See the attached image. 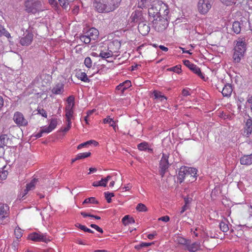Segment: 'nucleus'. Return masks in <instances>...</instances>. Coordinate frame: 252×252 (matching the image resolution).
<instances>
[{"label":"nucleus","mask_w":252,"mask_h":252,"mask_svg":"<svg viewBox=\"0 0 252 252\" xmlns=\"http://www.w3.org/2000/svg\"><path fill=\"white\" fill-rule=\"evenodd\" d=\"M159 11L157 7L152 6L148 9L149 16H161Z\"/></svg>","instance_id":"31"},{"label":"nucleus","mask_w":252,"mask_h":252,"mask_svg":"<svg viewBox=\"0 0 252 252\" xmlns=\"http://www.w3.org/2000/svg\"><path fill=\"white\" fill-rule=\"evenodd\" d=\"M157 235L156 232L153 233L152 234H149L147 235V238L150 240L154 239L155 236Z\"/></svg>","instance_id":"60"},{"label":"nucleus","mask_w":252,"mask_h":252,"mask_svg":"<svg viewBox=\"0 0 252 252\" xmlns=\"http://www.w3.org/2000/svg\"><path fill=\"white\" fill-rule=\"evenodd\" d=\"M80 40L85 44H88L92 39L90 38L86 33L85 35H83L80 36Z\"/></svg>","instance_id":"41"},{"label":"nucleus","mask_w":252,"mask_h":252,"mask_svg":"<svg viewBox=\"0 0 252 252\" xmlns=\"http://www.w3.org/2000/svg\"><path fill=\"white\" fill-rule=\"evenodd\" d=\"M139 32L143 35H146L150 31V27L144 23H140L138 26Z\"/></svg>","instance_id":"17"},{"label":"nucleus","mask_w":252,"mask_h":252,"mask_svg":"<svg viewBox=\"0 0 252 252\" xmlns=\"http://www.w3.org/2000/svg\"><path fill=\"white\" fill-rule=\"evenodd\" d=\"M60 5L62 6L63 8L66 9L68 6V3L66 2L65 0H58Z\"/></svg>","instance_id":"51"},{"label":"nucleus","mask_w":252,"mask_h":252,"mask_svg":"<svg viewBox=\"0 0 252 252\" xmlns=\"http://www.w3.org/2000/svg\"><path fill=\"white\" fill-rule=\"evenodd\" d=\"M99 56L102 59H107L113 56L108 47L104 46L100 47Z\"/></svg>","instance_id":"13"},{"label":"nucleus","mask_w":252,"mask_h":252,"mask_svg":"<svg viewBox=\"0 0 252 252\" xmlns=\"http://www.w3.org/2000/svg\"><path fill=\"white\" fill-rule=\"evenodd\" d=\"M33 38V34L32 33L28 32L26 35L20 38V43L23 46H28L31 44Z\"/></svg>","instance_id":"12"},{"label":"nucleus","mask_w":252,"mask_h":252,"mask_svg":"<svg viewBox=\"0 0 252 252\" xmlns=\"http://www.w3.org/2000/svg\"><path fill=\"white\" fill-rule=\"evenodd\" d=\"M167 70L170 71H173L178 74H180L181 72V65H177L175 66L168 68Z\"/></svg>","instance_id":"39"},{"label":"nucleus","mask_w":252,"mask_h":252,"mask_svg":"<svg viewBox=\"0 0 252 252\" xmlns=\"http://www.w3.org/2000/svg\"><path fill=\"white\" fill-rule=\"evenodd\" d=\"M221 1L226 4V5H230L231 3H233L234 2L235 0H220Z\"/></svg>","instance_id":"58"},{"label":"nucleus","mask_w":252,"mask_h":252,"mask_svg":"<svg viewBox=\"0 0 252 252\" xmlns=\"http://www.w3.org/2000/svg\"><path fill=\"white\" fill-rule=\"evenodd\" d=\"M247 49V44L244 38H239L236 41L232 57L233 61L235 63H239L244 56Z\"/></svg>","instance_id":"2"},{"label":"nucleus","mask_w":252,"mask_h":252,"mask_svg":"<svg viewBox=\"0 0 252 252\" xmlns=\"http://www.w3.org/2000/svg\"><path fill=\"white\" fill-rule=\"evenodd\" d=\"M90 226L95 229L96 231H97L99 232L102 233L103 232L102 229L96 224H91Z\"/></svg>","instance_id":"54"},{"label":"nucleus","mask_w":252,"mask_h":252,"mask_svg":"<svg viewBox=\"0 0 252 252\" xmlns=\"http://www.w3.org/2000/svg\"><path fill=\"white\" fill-rule=\"evenodd\" d=\"M154 243L141 242L140 244L135 246V249L140 250L143 247H147L151 246Z\"/></svg>","instance_id":"40"},{"label":"nucleus","mask_w":252,"mask_h":252,"mask_svg":"<svg viewBox=\"0 0 252 252\" xmlns=\"http://www.w3.org/2000/svg\"><path fill=\"white\" fill-rule=\"evenodd\" d=\"M76 77L84 82H89L90 80L88 78L86 73L82 71L81 69L76 70Z\"/></svg>","instance_id":"18"},{"label":"nucleus","mask_w":252,"mask_h":252,"mask_svg":"<svg viewBox=\"0 0 252 252\" xmlns=\"http://www.w3.org/2000/svg\"><path fill=\"white\" fill-rule=\"evenodd\" d=\"M63 91V85L62 84H58L52 90L53 94H61Z\"/></svg>","instance_id":"24"},{"label":"nucleus","mask_w":252,"mask_h":252,"mask_svg":"<svg viewBox=\"0 0 252 252\" xmlns=\"http://www.w3.org/2000/svg\"><path fill=\"white\" fill-rule=\"evenodd\" d=\"M168 158V154H162V158L159 162V172L160 175L162 177H163L166 170L169 167Z\"/></svg>","instance_id":"8"},{"label":"nucleus","mask_w":252,"mask_h":252,"mask_svg":"<svg viewBox=\"0 0 252 252\" xmlns=\"http://www.w3.org/2000/svg\"><path fill=\"white\" fill-rule=\"evenodd\" d=\"M84 64L88 68H91L92 66V61L90 57H87L84 60Z\"/></svg>","instance_id":"48"},{"label":"nucleus","mask_w":252,"mask_h":252,"mask_svg":"<svg viewBox=\"0 0 252 252\" xmlns=\"http://www.w3.org/2000/svg\"><path fill=\"white\" fill-rule=\"evenodd\" d=\"M41 2L39 0H28L25 2L26 10L29 13L35 14L42 10Z\"/></svg>","instance_id":"3"},{"label":"nucleus","mask_w":252,"mask_h":252,"mask_svg":"<svg viewBox=\"0 0 252 252\" xmlns=\"http://www.w3.org/2000/svg\"><path fill=\"white\" fill-rule=\"evenodd\" d=\"M232 30L236 34H238L240 32L241 30V24L240 22L235 21L233 23L232 25Z\"/></svg>","instance_id":"33"},{"label":"nucleus","mask_w":252,"mask_h":252,"mask_svg":"<svg viewBox=\"0 0 252 252\" xmlns=\"http://www.w3.org/2000/svg\"><path fill=\"white\" fill-rule=\"evenodd\" d=\"M122 221L125 225H127L130 223H134V220L132 218H129L128 215H126L122 219Z\"/></svg>","instance_id":"35"},{"label":"nucleus","mask_w":252,"mask_h":252,"mask_svg":"<svg viewBox=\"0 0 252 252\" xmlns=\"http://www.w3.org/2000/svg\"><path fill=\"white\" fill-rule=\"evenodd\" d=\"M67 105L65 107H69L73 108L74 106V97L73 96H69L67 99Z\"/></svg>","instance_id":"36"},{"label":"nucleus","mask_w":252,"mask_h":252,"mask_svg":"<svg viewBox=\"0 0 252 252\" xmlns=\"http://www.w3.org/2000/svg\"><path fill=\"white\" fill-rule=\"evenodd\" d=\"M153 95L155 99L159 100L160 101H166L167 100L166 96L162 95L160 92L155 90L153 92Z\"/></svg>","instance_id":"26"},{"label":"nucleus","mask_w":252,"mask_h":252,"mask_svg":"<svg viewBox=\"0 0 252 252\" xmlns=\"http://www.w3.org/2000/svg\"><path fill=\"white\" fill-rule=\"evenodd\" d=\"M73 108L65 107V117L67 122H71V119L73 118Z\"/></svg>","instance_id":"25"},{"label":"nucleus","mask_w":252,"mask_h":252,"mask_svg":"<svg viewBox=\"0 0 252 252\" xmlns=\"http://www.w3.org/2000/svg\"><path fill=\"white\" fill-rule=\"evenodd\" d=\"M83 204H87V203H93V204H97L98 201L96 200L95 197H91L88 198H86L83 202Z\"/></svg>","instance_id":"42"},{"label":"nucleus","mask_w":252,"mask_h":252,"mask_svg":"<svg viewBox=\"0 0 252 252\" xmlns=\"http://www.w3.org/2000/svg\"><path fill=\"white\" fill-rule=\"evenodd\" d=\"M37 111L38 113L41 115L42 116H43L44 118H47V115L46 111L43 108H37Z\"/></svg>","instance_id":"50"},{"label":"nucleus","mask_w":252,"mask_h":252,"mask_svg":"<svg viewBox=\"0 0 252 252\" xmlns=\"http://www.w3.org/2000/svg\"><path fill=\"white\" fill-rule=\"evenodd\" d=\"M41 130H42V132H43V133H50V132H51L53 130L49 126H48V127H46L42 128L41 129Z\"/></svg>","instance_id":"57"},{"label":"nucleus","mask_w":252,"mask_h":252,"mask_svg":"<svg viewBox=\"0 0 252 252\" xmlns=\"http://www.w3.org/2000/svg\"><path fill=\"white\" fill-rule=\"evenodd\" d=\"M38 182V179L34 178L30 183L27 184L26 188L28 189L29 191L33 190Z\"/></svg>","instance_id":"30"},{"label":"nucleus","mask_w":252,"mask_h":252,"mask_svg":"<svg viewBox=\"0 0 252 252\" xmlns=\"http://www.w3.org/2000/svg\"><path fill=\"white\" fill-rule=\"evenodd\" d=\"M232 92V86L229 84H227L223 87L221 91V93L223 96L228 97L230 96Z\"/></svg>","instance_id":"21"},{"label":"nucleus","mask_w":252,"mask_h":252,"mask_svg":"<svg viewBox=\"0 0 252 252\" xmlns=\"http://www.w3.org/2000/svg\"><path fill=\"white\" fill-rule=\"evenodd\" d=\"M148 147V144L146 142H142L137 145L138 149L140 151L146 150Z\"/></svg>","instance_id":"45"},{"label":"nucleus","mask_w":252,"mask_h":252,"mask_svg":"<svg viewBox=\"0 0 252 252\" xmlns=\"http://www.w3.org/2000/svg\"><path fill=\"white\" fill-rule=\"evenodd\" d=\"M29 190L26 188L23 191H21L19 194V197L23 199L29 192Z\"/></svg>","instance_id":"49"},{"label":"nucleus","mask_w":252,"mask_h":252,"mask_svg":"<svg viewBox=\"0 0 252 252\" xmlns=\"http://www.w3.org/2000/svg\"><path fill=\"white\" fill-rule=\"evenodd\" d=\"M12 248L15 251H17L18 250V243L14 242L12 243Z\"/></svg>","instance_id":"62"},{"label":"nucleus","mask_w":252,"mask_h":252,"mask_svg":"<svg viewBox=\"0 0 252 252\" xmlns=\"http://www.w3.org/2000/svg\"><path fill=\"white\" fill-rule=\"evenodd\" d=\"M187 209V206H186V204H185L182 208L181 209V210L180 211V214L181 215L183 213H184V212L186 211Z\"/></svg>","instance_id":"64"},{"label":"nucleus","mask_w":252,"mask_h":252,"mask_svg":"<svg viewBox=\"0 0 252 252\" xmlns=\"http://www.w3.org/2000/svg\"><path fill=\"white\" fill-rule=\"evenodd\" d=\"M91 144H94V145L95 146H96L98 145V143L95 140H89L86 142H84V143L79 144L77 147V149H81L82 148H83L84 147H86L87 145H90Z\"/></svg>","instance_id":"34"},{"label":"nucleus","mask_w":252,"mask_h":252,"mask_svg":"<svg viewBox=\"0 0 252 252\" xmlns=\"http://www.w3.org/2000/svg\"><path fill=\"white\" fill-rule=\"evenodd\" d=\"M121 46V43L118 40H114L111 41L108 45L109 50L111 51L113 55H114V53H117L118 52Z\"/></svg>","instance_id":"11"},{"label":"nucleus","mask_w":252,"mask_h":252,"mask_svg":"<svg viewBox=\"0 0 252 252\" xmlns=\"http://www.w3.org/2000/svg\"><path fill=\"white\" fill-rule=\"evenodd\" d=\"M189 68L191 70H192L194 73L196 74L197 75H198L201 78H203V75L201 73V70L200 68H199L198 66H197L196 65H194L193 64H191Z\"/></svg>","instance_id":"32"},{"label":"nucleus","mask_w":252,"mask_h":252,"mask_svg":"<svg viewBox=\"0 0 252 252\" xmlns=\"http://www.w3.org/2000/svg\"><path fill=\"white\" fill-rule=\"evenodd\" d=\"M252 132V120L251 119H247L244 127L243 135L249 137Z\"/></svg>","instance_id":"14"},{"label":"nucleus","mask_w":252,"mask_h":252,"mask_svg":"<svg viewBox=\"0 0 252 252\" xmlns=\"http://www.w3.org/2000/svg\"><path fill=\"white\" fill-rule=\"evenodd\" d=\"M94 6L96 11L100 13L109 12L114 10L119 6L114 5L113 6H109V2H104L100 0V1H96L94 0Z\"/></svg>","instance_id":"5"},{"label":"nucleus","mask_w":252,"mask_h":252,"mask_svg":"<svg viewBox=\"0 0 252 252\" xmlns=\"http://www.w3.org/2000/svg\"><path fill=\"white\" fill-rule=\"evenodd\" d=\"M91 153L90 152L79 153L77 155L76 159H83V158H85L90 157L91 156Z\"/></svg>","instance_id":"38"},{"label":"nucleus","mask_w":252,"mask_h":252,"mask_svg":"<svg viewBox=\"0 0 252 252\" xmlns=\"http://www.w3.org/2000/svg\"><path fill=\"white\" fill-rule=\"evenodd\" d=\"M28 239L34 242H43L47 243L48 241H50V239L45 235L41 233H38L36 232L30 234L28 236Z\"/></svg>","instance_id":"10"},{"label":"nucleus","mask_w":252,"mask_h":252,"mask_svg":"<svg viewBox=\"0 0 252 252\" xmlns=\"http://www.w3.org/2000/svg\"><path fill=\"white\" fill-rule=\"evenodd\" d=\"M111 179V176L108 175L106 178L104 179H102L100 181L98 182H94L93 183V186L94 187H106L107 184V182L109 180Z\"/></svg>","instance_id":"22"},{"label":"nucleus","mask_w":252,"mask_h":252,"mask_svg":"<svg viewBox=\"0 0 252 252\" xmlns=\"http://www.w3.org/2000/svg\"><path fill=\"white\" fill-rule=\"evenodd\" d=\"M240 163L242 165H250L252 162L250 155H244L240 158Z\"/></svg>","instance_id":"29"},{"label":"nucleus","mask_w":252,"mask_h":252,"mask_svg":"<svg viewBox=\"0 0 252 252\" xmlns=\"http://www.w3.org/2000/svg\"><path fill=\"white\" fill-rule=\"evenodd\" d=\"M14 234L16 238H20L22 236V230L19 227H16L14 230Z\"/></svg>","instance_id":"47"},{"label":"nucleus","mask_w":252,"mask_h":252,"mask_svg":"<svg viewBox=\"0 0 252 252\" xmlns=\"http://www.w3.org/2000/svg\"><path fill=\"white\" fill-rule=\"evenodd\" d=\"M196 174L197 170L196 168L183 166L180 169L178 179L180 183L184 181L192 183L196 180Z\"/></svg>","instance_id":"1"},{"label":"nucleus","mask_w":252,"mask_h":252,"mask_svg":"<svg viewBox=\"0 0 252 252\" xmlns=\"http://www.w3.org/2000/svg\"><path fill=\"white\" fill-rule=\"evenodd\" d=\"M153 20V26L156 31L162 32L168 25V19L166 17H156Z\"/></svg>","instance_id":"4"},{"label":"nucleus","mask_w":252,"mask_h":252,"mask_svg":"<svg viewBox=\"0 0 252 252\" xmlns=\"http://www.w3.org/2000/svg\"><path fill=\"white\" fill-rule=\"evenodd\" d=\"M249 212L250 215L252 216V217H250L249 218V219L248 220V221H250L251 220V219H252V202L250 204L249 209Z\"/></svg>","instance_id":"63"},{"label":"nucleus","mask_w":252,"mask_h":252,"mask_svg":"<svg viewBox=\"0 0 252 252\" xmlns=\"http://www.w3.org/2000/svg\"><path fill=\"white\" fill-rule=\"evenodd\" d=\"M71 126V122H67V126L66 127L62 128V131L66 132L68 131L70 128Z\"/></svg>","instance_id":"55"},{"label":"nucleus","mask_w":252,"mask_h":252,"mask_svg":"<svg viewBox=\"0 0 252 252\" xmlns=\"http://www.w3.org/2000/svg\"><path fill=\"white\" fill-rule=\"evenodd\" d=\"M189 89L186 88L184 89L182 91V94L184 96H187L189 95H190V94L189 93Z\"/></svg>","instance_id":"53"},{"label":"nucleus","mask_w":252,"mask_h":252,"mask_svg":"<svg viewBox=\"0 0 252 252\" xmlns=\"http://www.w3.org/2000/svg\"><path fill=\"white\" fill-rule=\"evenodd\" d=\"M155 1V0H140L138 2V7L140 8H143L149 6L151 3Z\"/></svg>","instance_id":"28"},{"label":"nucleus","mask_w":252,"mask_h":252,"mask_svg":"<svg viewBox=\"0 0 252 252\" xmlns=\"http://www.w3.org/2000/svg\"><path fill=\"white\" fill-rule=\"evenodd\" d=\"M57 124H58L57 119H52L50 120V123L49 124V126L52 130H53L56 127Z\"/></svg>","instance_id":"46"},{"label":"nucleus","mask_w":252,"mask_h":252,"mask_svg":"<svg viewBox=\"0 0 252 252\" xmlns=\"http://www.w3.org/2000/svg\"><path fill=\"white\" fill-rule=\"evenodd\" d=\"M158 220H162L164 222H168L169 220L170 219L168 216H165L159 218Z\"/></svg>","instance_id":"59"},{"label":"nucleus","mask_w":252,"mask_h":252,"mask_svg":"<svg viewBox=\"0 0 252 252\" xmlns=\"http://www.w3.org/2000/svg\"><path fill=\"white\" fill-rule=\"evenodd\" d=\"M200 245L199 243L194 242L190 244V241H188L187 245L186 247L184 248L185 250H188L190 252H195L200 249Z\"/></svg>","instance_id":"15"},{"label":"nucleus","mask_w":252,"mask_h":252,"mask_svg":"<svg viewBox=\"0 0 252 252\" xmlns=\"http://www.w3.org/2000/svg\"><path fill=\"white\" fill-rule=\"evenodd\" d=\"M104 195L107 202L109 203L111 202V197L114 196V193L107 191L104 192Z\"/></svg>","instance_id":"43"},{"label":"nucleus","mask_w":252,"mask_h":252,"mask_svg":"<svg viewBox=\"0 0 252 252\" xmlns=\"http://www.w3.org/2000/svg\"><path fill=\"white\" fill-rule=\"evenodd\" d=\"M103 123L104 124H109L110 126H112L115 131H116L118 127L116 125V122L110 117L107 116L106 118L103 120Z\"/></svg>","instance_id":"20"},{"label":"nucleus","mask_w":252,"mask_h":252,"mask_svg":"<svg viewBox=\"0 0 252 252\" xmlns=\"http://www.w3.org/2000/svg\"><path fill=\"white\" fill-rule=\"evenodd\" d=\"M86 34L92 40H94L96 39L99 35L98 31L94 28L90 29L86 32Z\"/></svg>","instance_id":"19"},{"label":"nucleus","mask_w":252,"mask_h":252,"mask_svg":"<svg viewBox=\"0 0 252 252\" xmlns=\"http://www.w3.org/2000/svg\"><path fill=\"white\" fill-rule=\"evenodd\" d=\"M9 206L3 203H0V223L4 224L9 220Z\"/></svg>","instance_id":"7"},{"label":"nucleus","mask_w":252,"mask_h":252,"mask_svg":"<svg viewBox=\"0 0 252 252\" xmlns=\"http://www.w3.org/2000/svg\"><path fill=\"white\" fill-rule=\"evenodd\" d=\"M8 172L6 170H4L1 172H0V177L2 180H5L7 178L8 175Z\"/></svg>","instance_id":"52"},{"label":"nucleus","mask_w":252,"mask_h":252,"mask_svg":"<svg viewBox=\"0 0 252 252\" xmlns=\"http://www.w3.org/2000/svg\"><path fill=\"white\" fill-rule=\"evenodd\" d=\"M41 84L43 87H46L50 84L52 77L51 75L47 74H43L41 77Z\"/></svg>","instance_id":"23"},{"label":"nucleus","mask_w":252,"mask_h":252,"mask_svg":"<svg viewBox=\"0 0 252 252\" xmlns=\"http://www.w3.org/2000/svg\"><path fill=\"white\" fill-rule=\"evenodd\" d=\"M49 3L54 6H56L58 4L57 1L56 0H49Z\"/></svg>","instance_id":"61"},{"label":"nucleus","mask_w":252,"mask_h":252,"mask_svg":"<svg viewBox=\"0 0 252 252\" xmlns=\"http://www.w3.org/2000/svg\"><path fill=\"white\" fill-rule=\"evenodd\" d=\"M214 0H199L198 2V10L201 14H206L211 8Z\"/></svg>","instance_id":"6"},{"label":"nucleus","mask_w":252,"mask_h":252,"mask_svg":"<svg viewBox=\"0 0 252 252\" xmlns=\"http://www.w3.org/2000/svg\"><path fill=\"white\" fill-rule=\"evenodd\" d=\"M131 86V83L129 80H126L120 84L116 87V90L120 91L122 94H123L125 90Z\"/></svg>","instance_id":"16"},{"label":"nucleus","mask_w":252,"mask_h":252,"mask_svg":"<svg viewBox=\"0 0 252 252\" xmlns=\"http://www.w3.org/2000/svg\"><path fill=\"white\" fill-rule=\"evenodd\" d=\"M13 119L15 123L19 126H26L28 123L23 114L18 111L15 112Z\"/></svg>","instance_id":"9"},{"label":"nucleus","mask_w":252,"mask_h":252,"mask_svg":"<svg viewBox=\"0 0 252 252\" xmlns=\"http://www.w3.org/2000/svg\"><path fill=\"white\" fill-rule=\"evenodd\" d=\"M220 228L221 231L224 232H226L229 230V227L228 224L224 221H221L220 223Z\"/></svg>","instance_id":"37"},{"label":"nucleus","mask_w":252,"mask_h":252,"mask_svg":"<svg viewBox=\"0 0 252 252\" xmlns=\"http://www.w3.org/2000/svg\"><path fill=\"white\" fill-rule=\"evenodd\" d=\"M189 240L186 239L180 236H177L175 238V242L177 244H178L179 245H181L184 246V248L186 247Z\"/></svg>","instance_id":"27"},{"label":"nucleus","mask_w":252,"mask_h":252,"mask_svg":"<svg viewBox=\"0 0 252 252\" xmlns=\"http://www.w3.org/2000/svg\"><path fill=\"white\" fill-rule=\"evenodd\" d=\"M76 227L79 228V229H81L82 230L85 232L86 231V229L88 227H87L86 226L82 225L80 223H76L75 224Z\"/></svg>","instance_id":"56"},{"label":"nucleus","mask_w":252,"mask_h":252,"mask_svg":"<svg viewBox=\"0 0 252 252\" xmlns=\"http://www.w3.org/2000/svg\"><path fill=\"white\" fill-rule=\"evenodd\" d=\"M136 210L139 212H146L147 211V207L142 203H139L136 206Z\"/></svg>","instance_id":"44"}]
</instances>
